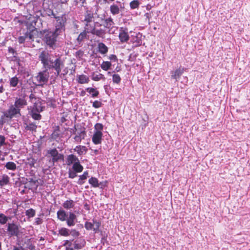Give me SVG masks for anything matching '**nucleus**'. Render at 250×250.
<instances>
[{"instance_id": "nucleus-58", "label": "nucleus", "mask_w": 250, "mask_h": 250, "mask_svg": "<svg viewBox=\"0 0 250 250\" xmlns=\"http://www.w3.org/2000/svg\"><path fill=\"white\" fill-rule=\"evenodd\" d=\"M107 74H108V75H110L111 74V72H108Z\"/></svg>"}, {"instance_id": "nucleus-50", "label": "nucleus", "mask_w": 250, "mask_h": 250, "mask_svg": "<svg viewBox=\"0 0 250 250\" xmlns=\"http://www.w3.org/2000/svg\"><path fill=\"white\" fill-rule=\"evenodd\" d=\"M76 172L74 171H69V177L71 178H74L77 176V174L76 173Z\"/></svg>"}, {"instance_id": "nucleus-36", "label": "nucleus", "mask_w": 250, "mask_h": 250, "mask_svg": "<svg viewBox=\"0 0 250 250\" xmlns=\"http://www.w3.org/2000/svg\"><path fill=\"white\" fill-rule=\"evenodd\" d=\"M121 80V77L118 74H114L112 75V81L114 83L118 84L120 83Z\"/></svg>"}, {"instance_id": "nucleus-32", "label": "nucleus", "mask_w": 250, "mask_h": 250, "mask_svg": "<svg viewBox=\"0 0 250 250\" xmlns=\"http://www.w3.org/2000/svg\"><path fill=\"white\" fill-rule=\"evenodd\" d=\"M89 183L94 187H98L99 186L98 180L94 177H92L89 179Z\"/></svg>"}, {"instance_id": "nucleus-15", "label": "nucleus", "mask_w": 250, "mask_h": 250, "mask_svg": "<svg viewBox=\"0 0 250 250\" xmlns=\"http://www.w3.org/2000/svg\"><path fill=\"white\" fill-rule=\"evenodd\" d=\"M77 161H79L78 158L76 156L71 154L67 156L66 163L67 165H71L75 164Z\"/></svg>"}, {"instance_id": "nucleus-31", "label": "nucleus", "mask_w": 250, "mask_h": 250, "mask_svg": "<svg viewBox=\"0 0 250 250\" xmlns=\"http://www.w3.org/2000/svg\"><path fill=\"white\" fill-rule=\"evenodd\" d=\"M59 233L62 235L64 236H67L69 235V230L65 228H62L59 230Z\"/></svg>"}, {"instance_id": "nucleus-55", "label": "nucleus", "mask_w": 250, "mask_h": 250, "mask_svg": "<svg viewBox=\"0 0 250 250\" xmlns=\"http://www.w3.org/2000/svg\"><path fill=\"white\" fill-rule=\"evenodd\" d=\"M3 91V88L2 86H0V93H2Z\"/></svg>"}, {"instance_id": "nucleus-9", "label": "nucleus", "mask_w": 250, "mask_h": 250, "mask_svg": "<svg viewBox=\"0 0 250 250\" xmlns=\"http://www.w3.org/2000/svg\"><path fill=\"white\" fill-rule=\"evenodd\" d=\"M102 132L94 131V133L92 138V142L95 145L101 144L102 142Z\"/></svg>"}, {"instance_id": "nucleus-17", "label": "nucleus", "mask_w": 250, "mask_h": 250, "mask_svg": "<svg viewBox=\"0 0 250 250\" xmlns=\"http://www.w3.org/2000/svg\"><path fill=\"white\" fill-rule=\"evenodd\" d=\"M76 135L74 138L76 141L81 142V140L84 138L85 131L84 130H82L80 132H79L77 131V129H76Z\"/></svg>"}, {"instance_id": "nucleus-12", "label": "nucleus", "mask_w": 250, "mask_h": 250, "mask_svg": "<svg viewBox=\"0 0 250 250\" xmlns=\"http://www.w3.org/2000/svg\"><path fill=\"white\" fill-rule=\"evenodd\" d=\"M76 220V216L72 212H69L68 217L66 219L67 224L68 226H73L75 224V221Z\"/></svg>"}, {"instance_id": "nucleus-25", "label": "nucleus", "mask_w": 250, "mask_h": 250, "mask_svg": "<svg viewBox=\"0 0 250 250\" xmlns=\"http://www.w3.org/2000/svg\"><path fill=\"white\" fill-rule=\"evenodd\" d=\"M92 79L94 81H98L101 80H104L105 78L104 76L101 74H95L93 73L92 75Z\"/></svg>"}, {"instance_id": "nucleus-20", "label": "nucleus", "mask_w": 250, "mask_h": 250, "mask_svg": "<svg viewBox=\"0 0 250 250\" xmlns=\"http://www.w3.org/2000/svg\"><path fill=\"white\" fill-rule=\"evenodd\" d=\"M9 177L7 175H3L1 178H0V186L3 187L5 185H7L9 182Z\"/></svg>"}, {"instance_id": "nucleus-45", "label": "nucleus", "mask_w": 250, "mask_h": 250, "mask_svg": "<svg viewBox=\"0 0 250 250\" xmlns=\"http://www.w3.org/2000/svg\"><path fill=\"white\" fill-rule=\"evenodd\" d=\"M84 226L85 229L87 230L93 229V223L91 222H86Z\"/></svg>"}, {"instance_id": "nucleus-39", "label": "nucleus", "mask_w": 250, "mask_h": 250, "mask_svg": "<svg viewBox=\"0 0 250 250\" xmlns=\"http://www.w3.org/2000/svg\"><path fill=\"white\" fill-rule=\"evenodd\" d=\"M113 21L112 19L109 18L105 20V24L104 26L106 28H110L113 27Z\"/></svg>"}, {"instance_id": "nucleus-16", "label": "nucleus", "mask_w": 250, "mask_h": 250, "mask_svg": "<svg viewBox=\"0 0 250 250\" xmlns=\"http://www.w3.org/2000/svg\"><path fill=\"white\" fill-rule=\"evenodd\" d=\"M77 81L81 84H84L89 82V79L87 76L82 74L77 76Z\"/></svg>"}, {"instance_id": "nucleus-37", "label": "nucleus", "mask_w": 250, "mask_h": 250, "mask_svg": "<svg viewBox=\"0 0 250 250\" xmlns=\"http://www.w3.org/2000/svg\"><path fill=\"white\" fill-rule=\"evenodd\" d=\"M19 82V80L18 78L16 77H14L10 79V84L11 86L15 87L16 86Z\"/></svg>"}, {"instance_id": "nucleus-30", "label": "nucleus", "mask_w": 250, "mask_h": 250, "mask_svg": "<svg viewBox=\"0 0 250 250\" xmlns=\"http://www.w3.org/2000/svg\"><path fill=\"white\" fill-rule=\"evenodd\" d=\"M5 167H6L7 169L12 170H14L16 169V165L12 162H7Z\"/></svg>"}, {"instance_id": "nucleus-14", "label": "nucleus", "mask_w": 250, "mask_h": 250, "mask_svg": "<svg viewBox=\"0 0 250 250\" xmlns=\"http://www.w3.org/2000/svg\"><path fill=\"white\" fill-rule=\"evenodd\" d=\"M26 104V101L22 98L16 99L14 106L17 108L20 109V108L22 107L24 105Z\"/></svg>"}, {"instance_id": "nucleus-10", "label": "nucleus", "mask_w": 250, "mask_h": 250, "mask_svg": "<svg viewBox=\"0 0 250 250\" xmlns=\"http://www.w3.org/2000/svg\"><path fill=\"white\" fill-rule=\"evenodd\" d=\"M184 72V68L179 67L171 72V77L177 81Z\"/></svg>"}, {"instance_id": "nucleus-4", "label": "nucleus", "mask_w": 250, "mask_h": 250, "mask_svg": "<svg viewBox=\"0 0 250 250\" xmlns=\"http://www.w3.org/2000/svg\"><path fill=\"white\" fill-rule=\"evenodd\" d=\"M6 115L8 118L11 119L14 117H17L20 115V109L16 108L14 105H12L8 110L5 111Z\"/></svg>"}, {"instance_id": "nucleus-48", "label": "nucleus", "mask_w": 250, "mask_h": 250, "mask_svg": "<svg viewBox=\"0 0 250 250\" xmlns=\"http://www.w3.org/2000/svg\"><path fill=\"white\" fill-rule=\"evenodd\" d=\"M5 138L4 136L0 135V146L5 144Z\"/></svg>"}, {"instance_id": "nucleus-35", "label": "nucleus", "mask_w": 250, "mask_h": 250, "mask_svg": "<svg viewBox=\"0 0 250 250\" xmlns=\"http://www.w3.org/2000/svg\"><path fill=\"white\" fill-rule=\"evenodd\" d=\"M110 11L113 14H117L119 13V8L117 5H112L110 6Z\"/></svg>"}, {"instance_id": "nucleus-33", "label": "nucleus", "mask_w": 250, "mask_h": 250, "mask_svg": "<svg viewBox=\"0 0 250 250\" xmlns=\"http://www.w3.org/2000/svg\"><path fill=\"white\" fill-rule=\"evenodd\" d=\"M6 115L5 112H3L2 114L0 117V125H1L3 124L4 123L8 121L9 118H8Z\"/></svg>"}, {"instance_id": "nucleus-26", "label": "nucleus", "mask_w": 250, "mask_h": 250, "mask_svg": "<svg viewBox=\"0 0 250 250\" xmlns=\"http://www.w3.org/2000/svg\"><path fill=\"white\" fill-rule=\"evenodd\" d=\"M86 90L93 97H96L99 95V91H97L95 88L88 87L86 89Z\"/></svg>"}, {"instance_id": "nucleus-1", "label": "nucleus", "mask_w": 250, "mask_h": 250, "mask_svg": "<svg viewBox=\"0 0 250 250\" xmlns=\"http://www.w3.org/2000/svg\"><path fill=\"white\" fill-rule=\"evenodd\" d=\"M43 66L46 68H50V65L53 63V57L49 54L48 53L43 51L41 53L39 56Z\"/></svg>"}, {"instance_id": "nucleus-24", "label": "nucleus", "mask_w": 250, "mask_h": 250, "mask_svg": "<svg viewBox=\"0 0 250 250\" xmlns=\"http://www.w3.org/2000/svg\"><path fill=\"white\" fill-rule=\"evenodd\" d=\"M42 106L41 102L38 101L34 103L31 110L37 111V112H40L42 111Z\"/></svg>"}, {"instance_id": "nucleus-43", "label": "nucleus", "mask_w": 250, "mask_h": 250, "mask_svg": "<svg viewBox=\"0 0 250 250\" xmlns=\"http://www.w3.org/2000/svg\"><path fill=\"white\" fill-rule=\"evenodd\" d=\"M27 38H28L29 39H32L31 35L30 34H29V35H26L25 37H23V36L20 37L19 38V42L20 43H22L24 42V41L25 40V39Z\"/></svg>"}, {"instance_id": "nucleus-2", "label": "nucleus", "mask_w": 250, "mask_h": 250, "mask_svg": "<svg viewBox=\"0 0 250 250\" xmlns=\"http://www.w3.org/2000/svg\"><path fill=\"white\" fill-rule=\"evenodd\" d=\"M60 34H56L54 32H49L45 35V41L46 43L50 46L53 47L56 42V38Z\"/></svg>"}, {"instance_id": "nucleus-7", "label": "nucleus", "mask_w": 250, "mask_h": 250, "mask_svg": "<svg viewBox=\"0 0 250 250\" xmlns=\"http://www.w3.org/2000/svg\"><path fill=\"white\" fill-rule=\"evenodd\" d=\"M63 63L59 58L53 60V63L50 65V68H53L56 71L57 75H59L61 71V66Z\"/></svg>"}, {"instance_id": "nucleus-46", "label": "nucleus", "mask_w": 250, "mask_h": 250, "mask_svg": "<svg viewBox=\"0 0 250 250\" xmlns=\"http://www.w3.org/2000/svg\"><path fill=\"white\" fill-rule=\"evenodd\" d=\"M86 32L87 31L85 30V32L81 33L78 37V40H82L86 36Z\"/></svg>"}, {"instance_id": "nucleus-5", "label": "nucleus", "mask_w": 250, "mask_h": 250, "mask_svg": "<svg viewBox=\"0 0 250 250\" xmlns=\"http://www.w3.org/2000/svg\"><path fill=\"white\" fill-rule=\"evenodd\" d=\"M49 76V73L46 71H44L40 72L36 78L39 83L41 84H43L47 82Z\"/></svg>"}, {"instance_id": "nucleus-47", "label": "nucleus", "mask_w": 250, "mask_h": 250, "mask_svg": "<svg viewBox=\"0 0 250 250\" xmlns=\"http://www.w3.org/2000/svg\"><path fill=\"white\" fill-rule=\"evenodd\" d=\"M101 106L100 102L95 101L93 103V106L95 108H99Z\"/></svg>"}, {"instance_id": "nucleus-51", "label": "nucleus", "mask_w": 250, "mask_h": 250, "mask_svg": "<svg viewBox=\"0 0 250 250\" xmlns=\"http://www.w3.org/2000/svg\"><path fill=\"white\" fill-rule=\"evenodd\" d=\"M145 16L146 17V19L148 20V21H149L151 17V14L146 13L145 14Z\"/></svg>"}, {"instance_id": "nucleus-23", "label": "nucleus", "mask_w": 250, "mask_h": 250, "mask_svg": "<svg viewBox=\"0 0 250 250\" xmlns=\"http://www.w3.org/2000/svg\"><path fill=\"white\" fill-rule=\"evenodd\" d=\"M73 170L76 172H81L83 170V166L80 164L79 161L74 164L72 167Z\"/></svg>"}, {"instance_id": "nucleus-27", "label": "nucleus", "mask_w": 250, "mask_h": 250, "mask_svg": "<svg viewBox=\"0 0 250 250\" xmlns=\"http://www.w3.org/2000/svg\"><path fill=\"white\" fill-rule=\"evenodd\" d=\"M141 35L138 34L137 36L132 39V42L133 43H135V45L139 46L141 44L142 41L141 39Z\"/></svg>"}, {"instance_id": "nucleus-29", "label": "nucleus", "mask_w": 250, "mask_h": 250, "mask_svg": "<svg viewBox=\"0 0 250 250\" xmlns=\"http://www.w3.org/2000/svg\"><path fill=\"white\" fill-rule=\"evenodd\" d=\"M111 66V63L108 61L103 62L101 65L102 69L105 71L108 70Z\"/></svg>"}, {"instance_id": "nucleus-18", "label": "nucleus", "mask_w": 250, "mask_h": 250, "mask_svg": "<svg viewBox=\"0 0 250 250\" xmlns=\"http://www.w3.org/2000/svg\"><path fill=\"white\" fill-rule=\"evenodd\" d=\"M75 151L77 152V153L79 155H83L86 153L87 151V149L85 146H77L74 148Z\"/></svg>"}, {"instance_id": "nucleus-57", "label": "nucleus", "mask_w": 250, "mask_h": 250, "mask_svg": "<svg viewBox=\"0 0 250 250\" xmlns=\"http://www.w3.org/2000/svg\"><path fill=\"white\" fill-rule=\"evenodd\" d=\"M74 231H75V233H76L77 235H78V232L76 231L75 230Z\"/></svg>"}, {"instance_id": "nucleus-8", "label": "nucleus", "mask_w": 250, "mask_h": 250, "mask_svg": "<svg viewBox=\"0 0 250 250\" xmlns=\"http://www.w3.org/2000/svg\"><path fill=\"white\" fill-rule=\"evenodd\" d=\"M48 153L52 157L53 161L62 160L63 158V156L61 154H59L56 149L50 150L48 151Z\"/></svg>"}, {"instance_id": "nucleus-38", "label": "nucleus", "mask_w": 250, "mask_h": 250, "mask_svg": "<svg viewBox=\"0 0 250 250\" xmlns=\"http://www.w3.org/2000/svg\"><path fill=\"white\" fill-rule=\"evenodd\" d=\"M25 214L29 218L33 217L35 215V211L33 209L30 208L26 211Z\"/></svg>"}, {"instance_id": "nucleus-11", "label": "nucleus", "mask_w": 250, "mask_h": 250, "mask_svg": "<svg viewBox=\"0 0 250 250\" xmlns=\"http://www.w3.org/2000/svg\"><path fill=\"white\" fill-rule=\"evenodd\" d=\"M85 30L88 33L91 32L99 37H103L104 34V31L102 30H95L93 25H90V27H85Z\"/></svg>"}, {"instance_id": "nucleus-59", "label": "nucleus", "mask_w": 250, "mask_h": 250, "mask_svg": "<svg viewBox=\"0 0 250 250\" xmlns=\"http://www.w3.org/2000/svg\"><path fill=\"white\" fill-rule=\"evenodd\" d=\"M1 248V243H0V248Z\"/></svg>"}, {"instance_id": "nucleus-34", "label": "nucleus", "mask_w": 250, "mask_h": 250, "mask_svg": "<svg viewBox=\"0 0 250 250\" xmlns=\"http://www.w3.org/2000/svg\"><path fill=\"white\" fill-rule=\"evenodd\" d=\"M39 113L40 112H37V111L31 110V115L35 120H39L41 119V115Z\"/></svg>"}, {"instance_id": "nucleus-49", "label": "nucleus", "mask_w": 250, "mask_h": 250, "mask_svg": "<svg viewBox=\"0 0 250 250\" xmlns=\"http://www.w3.org/2000/svg\"><path fill=\"white\" fill-rule=\"evenodd\" d=\"M88 176V172H84L82 175L80 176V180H83L87 178Z\"/></svg>"}, {"instance_id": "nucleus-56", "label": "nucleus", "mask_w": 250, "mask_h": 250, "mask_svg": "<svg viewBox=\"0 0 250 250\" xmlns=\"http://www.w3.org/2000/svg\"><path fill=\"white\" fill-rule=\"evenodd\" d=\"M114 31H115L114 30V31H111V29H110V30H109V33H114Z\"/></svg>"}, {"instance_id": "nucleus-53", "label": "nucleus", "mask_w": 250, "mask_h": 250, "mask_svg": "<svg viewBox=\"0 0 250 250\" xmlns=\"http://www.w3.org/2000/svg\"><path fill=\"white\" fill-rule=\"evenodd\" d=\"M35 223L37 225L40 224L41 223V220L40 218H36V221Z\"/></svg>"}, {"instance_id": "nucleus-40", "label": "nucleus", "mask_w": 250, "mask_h": 250, "mask_svg": "<svg viewBox=\"0 0 250 250\" xmlns=\"http://www.w3.org/2000/svg\"><path fill=\"white\" fill-rule=\"evenodd\" d=\"M103 129V125L100 123H97L94 126V131L102 132Z\"/></svg>"}, {"instance_id": "nucleus-28", "label": "nucleus", "mask_w": 250, "mask_h": 250, "mask_svg": "<svg viewBox=\"0 0 250 250\" xmlns=\"http://www.w3.org/2000/svg\"><path fill=\"white\" fill-rule=\"evenodd\" d=\"M74 206L73 201L70 200H67L63 203V206L65 208L69 209L72 208Z\"/></svg>"}, {"instance_id": "nucleus-41", "label": "nucleus", "mask_w": 250, "mask_h": 250, "mask_svg": "<svg viewBox=\"0 0 250 250\" xmlns=\"http://www.w3.org/2000/svg\"><path fill=\"white\" fill-rule=\"evenodd\" d=\"M8 220L7 217L2 213L0 214V224H5Z\"/></svg>"}, {"instance_id": "nucleus-42", "label": "nucleus", "mask_w": 250, "mask_h": 250, "mask_svg": "<svg viewBox=\"0 0 250 250\" xmlns=\"http://www.w3.org/2000/svg\"><path fill=\"white\" fill-rule=\"evenodd\" d=\"M100 223L99 222L97 221H93V230L97 232L98 231L99 227L100 226Z\"/></svg>"}, {"instance_id": "nucleus-21", "label": "nucleus", "mask_w": 250, "mask_h": 250, "mask_svg": "<svg viewBox=\"0 0 250 250\" xmlns=\"http://www.w3.org/2000/svg\"><path fill=\"white\" fill-rule=\"evenodd\" d=\"M99 51L102 54H104L108 51L107 47L103 43L101 42L98 44Z\"/></svg>"}, {"instance_id": "nucleus-19", "label": "nucleus", "mask_w": 250, "mask_h": 250, "mask_svg": "<svg viewBox=\"0 0 250 250\" xmlns=\"http://www.w3.org/2000/svg\"><path fill=\"white\" fill-rule=\"evenodd\" d=\"M7 230L11 235H13L17 232L18 227L14 224H8Z\"/></svg>"}, {"instance_id": "nucleus-22", "label": "nucleus", "mask_w": 250, "mask_h": 250, "mask_svg": "<svg viewBox=\"0 0 250 250\" xmlns=\"http://www.w3.org/2000/svg\"><path fill=\"white\" fill-rule=\"evenodd\" d=\"M67 215L66 212L63 210H59L57 212V217L58 218L62 221H64L66 220V217Z\"/></svg>"}, {"instance_id": "nucleus-54", "label": "nucleus", "mask_w": 250, "mask_h": 250, "mask_svg": "<svg viewBox=\"0 0 250 250\" xmlns=\"http://www.w3.org/2000/svg\"><path fill=\"white\" fill-rule=\"evenodd\" d=\"M37 126L35 125H30V128L32 129V130H34L36 128Z\"/></svg>"}, {"instance_id": "nucleus-44", "label": "nucleus", "mask_w": 250, "mask_h": 250, "mask_svg": "<svg viewBox=\"0 0 250 250\" xmlns=\"http://www.w3.org/2000/svg\"><path fill=\"white\" fill-rule=\"evenodd\" d=\"M139 5V2L138 0H133L130 3V5L131 8L135 9L138 7Z\"/></svg>"}, {"instance_id": "nucleus-52", "label": "nucleus", "mask_w": 250, "mask_h": 250, "mask_svg": "<svg viewBox=\"0 0 250 250\" xmlns=\"http://www.w3.org/2000/svg\"><path fill=\"white\" fill-rule=\"evenodd\" d=\"M109 59L114 60V61H116L117 60L116 56L114 55H110L109 57Z\"/></svg>"}, {"instance_id": "nucleus-3", "label": "nucleus", "mask_w": 250, "mask_h": 250, "mask_svg": "<svg viewBox=\"0 0 250 250\" xmlns=\"http://www.w3.org/2000/svg\"><path fill=\"white\" fill-rule=\"evenodd\" d=\"M52 15L57 19V23L56 25V33L61 34L63 30V26L65 21V18L63 16L62 17H55L54 14L52 13Z\"/></svg>"}, {"instance_id": "nucleus-6", "label": "nucleus", "mask_w": 250, "mask_h": 250, "mask_svg": "<svg viewBox=\"0 0 250 250\" xmlns=\"http://www.w3.org/2000/svg\"><path fill=\"white\" fill-rule=\"evenodd\" d=\"M119 38L121 42H127L129 39L127 30L126 29L121 27L119 30Z\"/></svg>"}, {"instance_id": "nucleus-13", "label": "nucleus", "mask_w": 250, "mask_h": 250, "mask_svg": "<svg viewBox=\"0 0 250 250\" xmlns=\"http://www.w3.org/2000/svg\"><path fill=\"white\" fill-rule=\"evenodd\" d=\"M93 16L92 14L87 13L85 16L84 21L86 22L85 27H90V25H93L92 23Z\"/></svg>"}]
</instances>
